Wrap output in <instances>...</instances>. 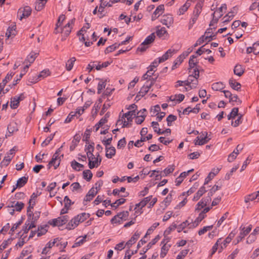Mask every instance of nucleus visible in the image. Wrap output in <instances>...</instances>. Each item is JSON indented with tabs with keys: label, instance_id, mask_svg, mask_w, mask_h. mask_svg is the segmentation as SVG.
Wrapping results in <instances>:
<instances>
[{
	"label": "nucleus",
	"instance_id": "obj_1",
	"mask_svg": "<svg viewBox=\"0 0 259 259\" xmlns=\"http://www.w3.org/2000/svg\"><path fill=\"white\" fill-rule=\"evenodd\" d=\"M155 38V33H151L148 36L144 41L140 45L137 49V51H139L141 52L145 51L149 47V45L154 41Z\"/></svg>",
	"mask_w": 259,
	"mask_h": 259
},
{
	"label": "nucleus",
	"instance_id": "obj_2",
	"mask_svg": "<svg viewBox=\"0 0 259 259\" xmlns=\"http://www.w3.org/2000/svg\"><path fill=\"white\" fill-rule=\"evenodd\" d=\"M75 20V18L70 20L64 26L59 28L60 32L62 34L63 37H66L69 35L74 26Z\"/></svg>",
	"mask_w": 259,
	"mask_h": 259
},
{
	"label": "nucleus",
	"instance_id": "obj_3",
	"mask_svg": "<svg viewBox=\"0 0 259 259\" xmlns=\"http://www.w3.org/2000/svg\"><path fill=\"white\" fill-rule=\"evenodd\" d=\"M62 147V146L59 148L53 155L52 160L50 161V167L53 165L54 166V169H56L59 166L61 161V157L63 156V155L59 156L60 149Z\"/></svg>",
	"mask_w": 259,
	"mask_h": 259
},
{
	"label": "nucleus",
	"instance_id": "obj_4",
	"mask_svg": "<svg viewBox=\"0 0 259 259\" xmlns=\"http://www.w3.org/2000/svg\"><path fill=\"white\" fill-rule=\"evenodd\" d=\"M69 220L68 215H63L57 218V219H53L52 223L50 222V225L53 226L61 227L65 224Z\"/></svg>",
	"mask_w": 259,
	"mask_h": 259
},
{
	"label": "nucleus",
	"instance_id": "obj_5",
	"mask_svg": "<svg viewBox=\"0 0 259 259\" xmlns=\"http://www.w3.org/2000/svg\"><path fill=\"white\" fill-rule=\"evenodd\" d=\"M32 10L29 6H25L23 8H20L18 11V16L20 17V20L23 18H27L31 14Z\"/></svg>",
	"mask_w": 259,
	"mask_h": 259
},
{
	"label": "nucleus",
	"instance_id": "obj_6",
	"mask_svg": "<svg viewBox=\"0 0 259 259\" xmlns=\"http://www.w3.org/2000/svg\"><path fill=\"white\" fill-rule=\"evenodd\" d=\"M204 0H199L197 3L194 8L193 15L194 17L198 18L201 12L202 8L203 6Z\"/></svg>",
	"mask_w": 259,
	"mask_h": 259
},
{
	"label": "nucleus",
	"instance_id": "obj_7",
	"mask_svg": "<svg viewBox=\"0 0 259 259\" xmlns=\"http://www.w3.org/2000/svg\"><path fill=\"white\" fill-rule=\"evenodd\" d=\"M151 125L154 129V131L158 135L164 134L165 133L170 134L171 133V130L170 128H166L165 131H162L160 128H157V126L159 125V124L157 121H152L151 122Z\"/></svg>",
	"mask_w": 259,
	"mask_h": 259
},
{
	"label": "nucleus",
	"instance_id": "obj_8",
	"mask_svg": "<svg viewBox=\"0 0 259 259\" xmlns=\"http://www.w3.org/2000/svg\"><path fill=\"white\" fill-rule=\"evenodd\" d=\"M161 22L162 24L169 27L174 22V19L172 16L170 14L165 15L162 16L161 19Z\"/></svg>",
	"mask_w": 259,
	"mask_h": 259
},
{
	"label": "nucleus",
	"instance_id": "obj_9",
	"mask_svg": "<svg viewBox=\"0 0 259 259\" xmlns=\"http://www.w3.org/2000/svg\"><path fill=\"white\" fill-rule=\"evenodd\" d=\"M251 226H249L247 228L243 227L242 229V231L240 233L239 236H238L237 239V243H239L245 236H246L251 231Z\"/></svg>",
	"mask_w": 259,
	"mask_h": 259
},
{
	"label": "nucleus",
	"instance_id": "obj_10",
	"mask_svg": "<svg viewBox=\"0 0 259 259\" xmlns=\"http://www.w3.org/2000/svg\"><path fill=\"white\" fill-rule=\"evenodd\" d=\"M202 136H204V137H202L201 139H199V137H197V139H198L195 143V145H203L207 143L209 141L210 139V138H207V133L205 132L204 133H202Z\"/></svg>",
	"mask_w": 259,
	"mask_h": 259
},
{
	"label": "nucleus",
	"instance_id": "obj_11",
	"mask_svg": "<svg viewBox=\"0 0 259 259\" xmlns=\"http://www.w3.org/2000/svg\"><path fill=\"white\" fill-rule=\"evenodd\" d=\"M78 218L79 217H77L76 216L73 218L67 224L66 228L68 230H71L77 227L80 223L78 221Z\"/></svg>",
	"mask_w": 259,
	"mask_h": 259
},
{
	"label": "nucleus",
	"instance_id": "obj_12",
	"mask_svg": "<svg viewBox=\"0 0 259 259\" xmlns=\"http://www.w3.org/2000/svg\"><path fill=\"white\" fill-rule=\"evenodd\" d=\"M175 52L174 50H168L161 57L158 58V63H162L167 60L169 57H171Z\"/></svg>",
	"mask_w": 259,
	"mask_h": 259
},
{
	"label": "nucleus",
	"instance_id": "obj_13",
	"mask_svg": "<svg viewBox=\"0 0 259 259\" xmlns=\"http://www.w3.org/2000/svg\"><path fill=\"white\" fill-rule=\"evenodd\" d=\"M140 233L138 231H136L131 238L126 243V245L128 249H130L131 246L137 241L140 237Z\"/></svg>",
	"mask_w": 259,
	"mask_h": 259
},
{
	"label": "nucleus",
	"instance_id": "obj_14",
	"mask_svg": "<svg viewBox=\"0 0 259 259\" xmlns=\"http://www.w3.org/2000/svg\"><path fill=\"white\" fill-rule=\"evenodd\" d=\"M65 18H66L65 16L63 14L61 15L59 17V18L58 19L57 23L56 24V27L54 29V33L58 34V33H60L59 27L61 26V24L63 23V22L65 20Z\"/></svg>",
	"mask_w": 259,
	"mask_h": 259
},
{
	"label": "nucleus",
	"instance_id": "obj_15",
	"mask_svg": "<svg viewBox=\"0 0 259 259\" xmlns=\"http://www.w3.org/2000/svg\"><path fill=\"white\" fill-rule=\"evenodd\" d=\"M93 152L91 151H88L87 152V154L89 159V167L90 169H93L96 166L95 164L92 163V160L95 159L96 158L93 154Z\"/></svg>",
	"mask_w": 259,
	"mask_h": 259
},
{
	"label": "nucleus",
	"instance_id": "obj_16",
	"mask_svg": "<svg viewBox=\"0 0 259 259\" xmlns=\"http://www.w3.org/2000/svg\"><path fill=\"white\" fill-rule=\"evenodd\" d=\"M206 192V190L205 189V187L204 186H202L197 192V193H195L193 198V200L194 201H196L198 200L200 198V197L202 196L203 194H204Z\"/></svg>",
	"mask_w": 259,
	"mask_h": 259
},
{
	"label": "nucleus",
	"instance_id": "obj_17",
	"mask_svg": "<svg viewBox=\"0 0 259 259\" xmlns=\"http://www.w3.org/2000/svg\"><path fill=\"white\" fill-rule=\"evenodd\" d=\"M106 156L108 158H111L113 156L115 155L116 153V150L115 147L111 146L110 147L106 148Z\"/></svg>",
	"mask_w": 259,
	"mask_h": 259
},
{
	"label": "nucleus",
	"instance_id": "obj_18",
	"mask_svg": "<svg viewBox=\"0 0 259 259\" xmlns=\"http://www.w3.org/2000/svg\"><path fill=\"white\" fill-rule=\"evenodd\" d=\"M175 169L174 165H169L163 171H160V177L166 176L167 175L172 173Z\"/></svg>",
	"mask_w": 259,
	"mask_h": 259
},
{
	"label": "nucleus",
	"instance_id": "obj_19",
	"mask_svg": "<svg viewBox=\"0 0 259 259\" xmlns=\"http://www.w3.org/2000/svg\"><path fill=\"white\" fill-rule=\"evenodd\" d=\"M136 110H133L132 111H128L127 112L123 114L122 118H126L127 120L129 121H132L133 119V116L136 117Z\"/></svg>",
	"mask_w": 259,
	"mask_h": 259
},
{
	"label": "nucleus",
	"instance_id": "obj_20",
	"mask_svg": "<svg viewBox=\"0 0 259 259\" xmlns=\"http://www.w3.org/2000/svg\"><path fill=\"white\" fill-rule=\"evenodd\" d=\"M256 198L259 200V191L247 195L245 197V202H248L249 201H253Z\"/></svg>",
	"mask_w": 259,
	"mask_h": 259
},
{
	"label": "nucleus",
	"instance_id": "obj_21",
	"mask_svg": "<svg viewBox=\"0 0 259 259\" xmlns=\"http://www.w3.org/2000/svg\"><path fill=\"white\" fill-rule=\"evenodd\" d=\"M230 87L235 90L238 91L241 88L240 83L236 82L235 79L231 78L229 81Z\"/></svg>",
	"mask_w": 259,
	"mask_h": 259
},
{
	"label": "nucleus",
	"instance_id": "obj_22",
	"mask_svg": "<svg viewBox=\"0 0 259 259\" xmlns=\"http://www.w3.org/2000/svg\"><path fill=\"white\" fill-rule=\"evenodd\" d=\"M80 141V137L77 135H76L74 136L73 139L72 141V144L70 146V150L73 151L75 148L76 146L78 144Z\"/></svg>",
	"mask_w": 259,
	"mask_h": 259
},
{
	"label": "nucleus",
	"instance_id": "obj_23",
	"mask_svg": "<svg viewBox=\"0 0 259 259\" xmlns=\"http://www.w3.org/2000/svg\"><path fill=\"white\" fill-rule=\"evenodd\" d=\"M47 1L48 0H37L35 3V9L38 11H40L43 8Z\"/></svg>",
	"mask_w": 259,
	"mask_h": 259
},
{
	"label": "nucleus",
	"instance_id": "obj_24",
	"mask_svg": "<svg viewBox=\"0 0 259 259\" xmlns=\"http://www.w3.org/2000/svg\"><path fill=\"white\" fill-rule=\"evenodd\" d=\"M219 171L220 169L217 168L215 169V173L213 172H210L205 180L204 185L207 184L208 182L214 178V177L219 172Z\"/></svg>",
	"mask_w": 259,
	"mask_h": 259
},
{
	"label": "nucleus",
	"instance_id": "obj_25",
	"mask_svg": "<svg viewBox=\"0 0 259 259\" xmlns=\"http://www.w3.org/2000/svg\"><path fill=\"white\" fill-rule=\"evenodd\" d=\"M28 181V177H23L17 180L16 187H22L24 186Z\"/></svg>",
	"mask_w": 259,
	"mask_h": 259
},
{
	"label": "nucleus",
	"instance_id": "obj_26",
	"mask_svg": "<svg viewBox=\"0 0 259 259\" xmlns=\"http://www.w3.org/2000/svg\"><path fill=\"white\" fill-rule=\"evenodd\" d=\"M211 36V35H202L194 45V47H196L198 45H200L201 44H202L205 40H207L208 38H210Z\"/></svg>",
	"mask_w": 259,
	"mask_h": 259
},
{
	"label": "nucleus",
	"instance_id": "obj_27",
	"mask_svg": "<svg viewBox=\"0 0 259 259\" xmlns=\"http://www.w3.org/2000/svg\"><path fill=\"white\" fill-rule=\"evenodd\" d=\"M170 247V245L164 243L161 247L160 257L163 258L166 254L167 251Z\"/></svg>",
	"mask_w": 259,
	"mask_h": 259
},
{
	"label": "nucleus",
	"instance_id": "obj_28",
	"mask_svg": "<svg viewBox=\"0 0 259 259\" xmlns=\"http://www.w3.org/2000/svg\"><path fill=\"white\" fill-rule=\"evenodd\" d=\"M225 87V85L222 82H217L212 84V89L214 91H221Z\"/></svg>",
	"mask_w": 259,
	"mask_h": 259
},
{
	"label": "nucleus",
	"instance_id": "obj_29",
	"mask_svg": "<svg viewBox=\"0 0 259 259\" xmlns=\"http://www.w3.org/2000/svg\"><path fill=\"white\" fill-rule=\"evenodd\" d=\"M188 78L190 79L191 89L196 88L198 83V77H194L193 75H189Z\"/></svg>",
	"mask_w": 259,
	"mask_h": 259
},
{
	"label": "nucleus",
	"instance_id": "obj_30",
	"mask_svg": "<svg viewBox=\"0 0 259 259\" xmlns=\"http://www.w3.org/2000/svg\"><path fill=\"white\" fill-rule=\"evenodd\" d=\"M71 165L73 169L79 171L81 168H82L84 167V165L83 164H81L77 161H76L75 160H73L71 163Z\"/></svg>",
	"mask_w": 259,
	"mask_h": 259
},
{
	"label": "nucleus",
	"instance_id": "obj_31",
	"mask_svg": "<svg viewBox=\"0 0 259 259\" xmlns=\"http://www.w3.org/2000/svg\"><path fill=\"white\" fill-rule=\"evenodd\" d=\"M76 61V58L75 57H72L69 60H68L66 64V68L67 70L70 71L73 66L74 63Z\"/></svg>",
	"mask_w": 259,
	"mask_h": 259
},
{
	"label": "nucleus",
	"instance_id": "obj_32",
	"mask_svg": "<svg viewBox=\"0 0 259 259\" xmlns=\"http://www.w3.org/2000/svg\"><path fill=\"white\" fill-rule=\"evenodd\" d=\"M205 214H203L201 213L199 214L198 217L196 219L194 223H193V227H195L198 225V224L206 217Z\"/></svg>",
	"mask_w": 259,
	"mask_h": 259
},
{
	"label": "nucleus",
	"instance_id": "obj_33",
	"mask_svg": "<svg viewBox=\"0 0 259 259\" xmlns=\"http://www.w3.org/2000/svg\"><path fill=\"white\" fill-rule=\"evenodd\" d=\"M12 159V156H11L9 154H7L3 159V160L1 162V165L2 166H7L9 165L10 161Z\"/></svg>",
	"mask_w": 259,
	"mask_h": 259
},
{
	"label": "nucleus",
	"instance_id": "obj_34",
	"mask_svg": "<svg viewBox=\"0 0 259 259\" xmlns=\"http://www.w3.org/2000/svg\"><path fill=\"white\" fill-rule=\"evenodd\" d=\"M234 73L235 74L241 76L244 73V70L241 65H237L234 69Z\"/></svg>",
	"mask_w": 259,
	"mask_h": 259
},
{
	"label": "nucleus",
	"instance_id": "obj_35",
	"mask_svg": "<svg viewBox=\"0 0 259 259\" xmlns=\"http://www.w3.org/2000/svg\"><path fill=\"white\" fill-rule=\"evenodd\" d=\"M190 6V3L187 2L183 6H182L179 10L178 14L179 15H183L185 12L187 11Z\"/></svg>",
	"mask_w": 259,
	"mask_h": 259
},
{
	"label": "nucleus",
	"instance_id": "obj_36",
	"mask_svg": "<svg viewBox=\"0 0 259 259\" xmlns=\"http://www.w3.org/2000/svg\"><path fill=\"white\" fill-rule=\"evenodd\" d=\"M37 54L34 53H30L25 60L24 63L29 62L30 64L32 63L37 57Z\"/></svg>",
	"mask_w": 259,
	"mask_h": 259
},
{
	"label": "nucleus",
	"instance_id": "obj_37",
	"mask_svg": "<svg viewBox=\"0 0 259 259\" xmlns=\"http://www.w3.org/2000/svg\"><path fill=\"white\" fill-rule=\"evenodd\" d=\"M128 215L129 212L128 211H123L118 213L117 216H118V219H119L120 221H125L127 220Z\"/></svg>",
	"mask_w": 259,
	"mask_h": 259
},
{
	"label": "nucleus",
	"instance_id": "obj_38",
	"mask_svg": "<svg viewBox=\"0 0 259 259\" xmlns=\"http://www.w3.org/2000/svg\"><path fill=\"white\" fill-rule=\"evenodd\" d=\"M82 174L83 178L87 181H90L93 177V174L91 171L89 169L84 170Z\"/></svg>",
	"mask_w": 259,
	"mask_h": 259
},
{
	"label": "nucleus",
	"instance_id": "obj_39",
	"mask_svg": "<svg viewBox=\"0 0 259 259\" xmlns=\"http://www.w3.org/2000/svg\"><path fill=\"white\" fill-rule=\"evenodd\" d=\"M19 103L18 99H16V96L12 97L11 99V108L12 109H16L18 107Z\"/></svg>",
	"mask_w": 259,
	"mask_h": 259
},
{
	"label": "nucleus",
	"instance_id": "obj_40",
	"mask_svg": "<svg viewBox=\"0 0 259 259\" xmlns=\"http://www.w3.org/2000/svg\"><path fill=\"white\" fill-rule=\"evenodd\" d=\"M106 85V80L100 79V82L98 84V92L97 93L100 94L101 91L104 89Z\"/></svg>",
	"mask_w": 259,
	"mask_h": 259
},
{
	"label": "nucleus",
	"instance_id": "obj_41",
	"mask_svg": "<svg viewBox=\"0 0 259 259\" xmlns=\"http://www.w3.org/2000/svg\"><path fill=\"white\" fill-rule=\"evenodd\" d=\"M177 225L175 224H172L170 225L164 232V237L166 238V235H168L171 231L177 229Z\"/></svg>",
	"mask_w": 259,
	"mask_h": 259
},
{
	"label": "nucleus",
	"instance_id": "obj_42",
	"mask_svg": "<svg viewBox=\"0 0 259 259\" xmlns=\"http://www.w3.org/2000/svg\"><path fill=\"white\" fill-rule=\"evenodd\" d=\"M125 201H126V200L124 198H120V199L116 200V201L115 202H114L113 203L111 204V206L112 207H114L115 208H116L119 205L124 203Z\"/></svg>",
	"mask_w": 259,
	"mask_h": 259
},
{
	"label": "nucleus",
	"instance_id": "obj_43",
	"mask_svg": "<svg viewBox=\"0 0 259 259\" xmlns=\"http://www.w3.org/2000/svg\"><path fill=\"white\" fill-rule=\"evenodd\" d=\"M107 122L106 117H103L95 125V131L97 132L99 129L100 127L102 126L104 124Z\"/></svg>",
	"mask_w": 259,
	"mask_h": 259
},
{
	"label": "nucleus",
	"instance_id": "obj_44",
	"mask_svg": "<svg viewBox=\"0 0 259 259\" xmlns=\"http://www.w3.org/2000/svg\"><path fill=\"white\" fill-rule=\"evenodd\" d=\"M89 213H86L85 212L81 213L79 214H78L76 217H79L78 221L80 223L83 222L85 220H86L88 218L90 217Z\"/></svg>",
	"mask_w": 259,
	"mask_h": 259
},
{
	"label": "nucleus",
	"instance_id": "obj_45",
	"mask_svg": "<svg viewBox=\"0 0 259 259\" xmlns=\"http://www.w3.org/2000/svg\"><path fill=\"white\" fill-rule=\"evenodd\" d=\"M234 15L233 14V12H229L227 15H226L223 18L224 20L223 23H228L231 20L233 19Z\"/></svg>",
	"mask_w": 259,
	"mask_h": 259
},
{
	"label": "nucleus",
	"instance_id": "obj_46",
	"mask_svg": "<svg viewBox=\"0 0 259 259\" xmlns=\"http://www.w3.org/2000/svg\"><path fill=\"white\" fill-rule=\"evenodd\" d=\"M164 7L163 5H159L154 12L155 13V14L158 15V16H159L160 15H162V13L164 12Z\"/></svg>",
	"mask_w": 259,
	"mask_h": 259
},
{
	"label": "nucleus",
	"instance_id": "obj_47",
	"mask_svg": "<svg viewBox=\"0 0 259 259\" xmlns=\"http://www.w3.org/2000/svg\"><path fill=\"white\" fill-rule=\"evenodd\" d=\"M177 116L172 114L169 115L166 118V121L167 125L170 126L171 125V123L177 120Z\"/></svg>",
	"mask_w": 259,
	"mask_h": 259
},
{
	"label": "nucleus",
	"instance_id": "obj_48",
	"mask_svg": "<svg viewBox=\"0 0 259 259\" xmlns=\"http://www.w3.org/2000/svg\"><path fill=\"white\" fill-rule=\"evenodd\" d=\"M157 30L156 31V34L158 37H161L164 34L167 33L165 27H161L160 29H159V27H157Z\"/></svg>",
	"mask_w": 259,
	"mask_h": 259
},
{
	"label": "nucleus",
	"instance_id": "obj_49",
	"mask_svg": "<svg viewBox=\"0 0 259 259\" xmlns=\"http://www.w3.org/2000/svg\"><path fill=\"white\" fill-rule=\"evenodd\" d=\"M13 240L12 238H9L7 240H5L2 244L0 245V251H2L4 249H5L7 245L11 243L12 241Z\"/></svg>",
	"mask_w": 259,
	"mask_h": 259
},
{
	"label": "nucleus",
	"instance_id": "obj_50",
	"mask_svg": "<svg viewBox=\"0 0 259 259\" xmlns=\"http://www.w3.org/2000/svg\"><path fill=\"white\" fill-rule=\"evenodd\" d=\"M189 225V224H188V221H186L183 222L182 223H181L179 226H177V231L179 233L181 232L182 230H183Z\"/></svg>",
	"mask_w": 259,
	"mask_h": 259
},
{
	"label": "nucleus",
	"instance_id": "obj_51",
	"mask_svg": "<svg viewBox=\"0 0 259 259\" xmlns=\"http://www.w3.org/2000/svg\"><path fill=\"white\" fill-rule=\"evenodd\" d=\"M227 7L226 4H224L222 5V6L221 7H220L218 9V10L217 11H216L217 12V13H219V16H218V17L219 18H220L223 15V11H224L225 12V11L227 10Z\"/></svg>",
	"mask_w": 259,
	"mask_h": 259
},
{
	"label": "nucleus",
	"instance_id": "obj_52",
	"mask_svg": "<svg viewBox=\"0 0 259 259\" xmlns=\"http://www.w3.org/2000/svg\"><path fill=\"white\" fill-rule=\"evenodd\" d=\"M64 206L66 208L69 209L71 204H73L74 202H72L71 200L69 199V198L66 196L64 198Z\"/></svg>",
	"mask_w": 259,
	"mask_h": 259
},
{
	"label": "nucleus",
	"instance_id": "obj_53",
	"mask_svg": "<svg viewBox=\"0 0 259 259\" xmlns=\"http://www.w3.org/2000/svg\"><path fill=\"white\" fill-rule=\"evenodd\" d=\"M31 252V247H29L26 248H24L21 253L20 257L23 258L24 256L28 255Z\"/></svg>",
	"mask_w": 259,
	"mask_h": 259
},
{
	"label": "nucleus",
	"instance_id": "obj_54",
	"mask_svg": "<svg viewBox=\"0 0 259 259\" xmlns=\"http://www.w3.org/2000/svg\"><path fill=\"white\" fill-rule=\"evenodd\" d=\"M16 29V25H14L12 27H9L6 33V36L8 37V38L10 37L12 35H15V34L14 33H13V31L15 30Z\"/></svg>",
	"mask_w": 259,
	"mask_h": 259
},
{
	"label": "nucleus",
	"instance_id": "obj_55",
	"mask_svg": "<svg viewBox=\"0 0 259 259\" xmlns=\"http://www.w3.org/2000/svg\"><path fill=\"white\" fill-rule=\"evenodd\" d=\"M212 228H213V225L204 227L202 229L198 231V233L199 235H200V236L202 235L203 234H204L205 233H206L207 231H209V230H210L211 229H212Z\"/></svg>",
	"mask_w": 259,
	"mask_h": 259
},
{
	"label": "nucleus",
	"instance_id": "obj_56",
	"mask_svg": "<svg viewBox=\"0 0 259 259\" xmlns=\"http://www.w3.org/2000/svg\"><path fill=\"white\" fill-rule=\"evenodd\" d=\"M159 225V223H154L152 225V226L148 229V230L147 231V233H146V235L144 236V238H145L147 236V235H150V234H151L152 232L154 231V230L157 227H158Z\"/></svg>",
	"mask_w": 259,
	"mask_h": 259
},
{
	"label": "nucleus",
	"instance_id": "obj_57",
	"mask_svg": "<svg viewBox=\"0 0 259 259\" xmlns=\"http://www.w3.org/2000/svg\"><path fill=\"white\" fill-rule=\"evenodd\" d=\"M24 207V203L22 202L17 201L15 203V210L17 211H20Z\"/></svg>",
	"mask_w": 259,
	"mask_h": 259
},
{
	"label": "nucleus",
	"instance_id": "obj_58",
	"mask_svg": "<svg viewBox=\"0 0 259 259\" xmlns=\"http://www.w3.org/2000/svg\"><path fill=\"white\" fill-rule=\"evenodd\" d=\"M110 64V63L108 61H106L104 63H102L101 64H100V62H99L97 65H95V67L97 70H99L102 69L103 68L107 67Z\"/></svg>",
	"mask_w": 259,
	"mask_h": 259
},
{
	"label": "nucleus",
	"instance_id": "obj_59",
	"mask_svg": "<svg viewBox=\"0 0 259 259\" xmlns=\"http://www.w3.org/2000/svg\"><path fill=\"white\" fill-rule=\"evenodd\" d=\"M198 62L195 61L194 59H193V58H190L189 61V72L191 71V70L194 68V67L197 66Z\"/></svg>",
	"mask_w": 259,
	"mask_h": 259
},
{
	"label": "nucleus",
	"instance_id": "obj_60",
	"mask_svg": "<svg viewBox=\"0 0 259 259\" xmlns=\"http://www.w3.org/2000/svg\"><path fill=\"white\" fill-rule=\"evenodd\" d=\"M47 155L48 154L43 153L41 154L40 153H39L38 154L35 156V158L37 162H45L46 161L45 160L42 161L44 159V156L47 157Z\"/></svg>",
	"mask_w": 259,
	"mask_h": 259
},
{
	"label": "nucleus",
	"instance_id": "obj_61",
	"mask_svg": "<svg viewBox=\"0 0 259 259\" xmlns=\"http://www.w3.org/2000/svg\"><path fill=\"white\" fill-rule=\"evenodd\" d=\"M189 250L185 249L182 250L180 253L177 255L176 259H183L185 256L188 254Z\"/></svg>",
	"mask_w": 259,
	"mask_h": 259
},
{
	"label": "nucleus",
	"instance_id": "obj_62",
	"mask_svg": "<svg viewBox=\"0 0 259 259\" xmlns=\"http://www.w3.org/2000/svg\"><path fill=\"white\" fill-rule=\"evenodd\" d=\"M146 115H137L136 119V123L138 124H141L145 120Z\"/></svg>",
	"mask_w": 259,
	"mask_h": 259
},
{
	"label": "nucleus",
	"instance_id": "obj_63",
	"mask_svg": "<svg viewBox=\"0 0 259 259\" xmlns=\"http://www.w3.org/2000/svg\"><path fill=\"white\" fill-rule=\"evenodd\" d=\"M183 61V60L182 59V57L179 56L174 61V64L172 66V69L174 70L175 68H176L177 66L180 65Z\"/></svg>",
	"mask_w": 259,
	"mask_h": 259
},
{
	"label": "nucleus",
	"instance_id": "obj_64",
	"mask_svg": "<svg viewBox=\"0 0 259 259\" xmlns=\"http://www.w3.org/2000/svg\"><path fill=\"white\" fill-rule=\"evenodd\" d=\"M191 73L189 75H193L194 77H199V71L197 67H194L191 70V71L190 72Z\"/></svg>",
	"mask_w": 259,
	"mask_h": 259
}]
</instances>
